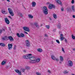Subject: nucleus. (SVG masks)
Listing matches in <instances>:
<instances>
[{"label":"nucleus","mask_w":75,"mask_h":75,"mask_svg":"<svg viewBox=\"0 0 75 75\" xmlns=\"http://www.w3.org/2000/svg\"><path fill=\"white\" fill-rule=\"evenodd\" d=\"M48 9L46 6H44L43 8L42 11L46 15L48 14Z\"/></svg>","instance_id":"1"},{"label":"nucleus","mask_w":75,"mask_h":75,"mask_svg":"<svg viewBox=\"0 0 75 75\" xmlns=\"http://www.w3.org/2000/svg\"><path fill=\"white\" fill-rule=\"evenodd\" d=\"M8 10L10 15L11 16H14V13H13V10H12V9L10 8H8Z\"/></svg>","instance_id":"2"},{"label":"nucleus","mask_w":75,"mask_h":75,"mask_svg":"<svg viewBox=\"0 0 75 75\" xmlns=\"http://www.w3.org/2000/svg\"><path fill=\"white\" fill-rule=\"evenodd\" d=\"M68 66L69 67H72L73 66V62L71 60L68 61Z\"/></svg>","instance_id":"3"},{"label":"nucleus","mask_w":75,"mask_h":75,"mask_svg":"<svg viewBox=\"0 0 75 75\" xmlns=\"http://www.w3.org/2000/svg\"><path fill=\"white\" fill-rule=\"evenodd\" d=\"M55 8V5L52 4H50L48 6V8H49V9H52V8Z\"/></svg>","instance_id":"4"},{"label":"nucleus","mask_w":75,"mask_h":75,"mask_svg":"<svg viewBox=\"0 0 75 75\" xmlns=\"http://www.w3.org/2000/svg\"><path fill=\"white\" fill-rule=\"evenodd\" d=\"M23 28L25 31H27L28 32H30V29L28 27H24Z\"/></svg>","instance_id":"5"},{"label":"nucleus","mask_w":75,"mask_h":75,"mask_svg":"<svg viewBox=\"0 0 75 75\" xmlns=\"http://www.w3.org/2000/svg\"><path fill=\"white\" fill-rule=\"evenodd\" d=\"M26 44V46L29 47H30V43L29 42V41L28 40H27L25 41Z\"/></svg>","instance_id":"6"},{"label":"nucleus","mask_w":75,"mask_h":75,"mask_svg":"<svg viewBox=\"0 0 75 75\" xmlns=\"http://www.w3.org/2000/svg\"><path fill=\"white\" fill-rule=\"evenodd\" d=\"M5 21L7 24H10V21H9V20L7 18H5Z\"/></svg>","instance_id":"7"},{"label":"nucleus","mask_w":75,"mask_h":75,"mask_svg":"<svg viewBox=\"0 0 75 75\" xmlns=\"http://www.w3.org/2000/svg\"><path fill=\"white\" fill-rule=\"evenodd\" d=\"M8 40H9L10 41H14V39L12 36H8Z\"/></svg>","instance_id":"8"},{"label":"nucleus","mask_w":75,"mask_h":75,"mask_svg":"<svg viewBox=\"0 0 75 75\" xmlns=\"http://www.w3.org/2000/svg\"><path fill=\"white\" fill-rule=\"evenodd\" d=\"M8 50H11L13 48V45L12 44H9L8 45Z\"/></svg>","instance_id":"9"},{"label":"nucleus","mask_w":75,"mask_h":75,"mask_svg":"<svg viewBox=\"0 0 75 75\" xmlns=\"http://www.w3.org/2000/svg\"><path fill=\"white\" fill-rule=\"evenodd\" d=\"M15 72H16L17 74H18V75H21V71H20V70L16 69L15 70Z\"/></svg>","instance_id":"10"},{"label":"nucleus","mask_w":75,"mask_h":75,"mask_svg":"<svg viewBox=\"0 0 75 75\" xmlns=\"http://www.w3.org/2000/svg\"><path fill=\"white\" fill-rule=\"evenodd\" d=\"M29 59H30L31 61H34L36 60V57H31L30 58H29Z\"/></svg>","instance_id":"11"},{"label":"nucleus","mask_w":75,"mask_h":75,"mask_svg":"<svg viewBox=\"0 0 75 75\" xmlns=\"http://www.w3.org/2000/svg\"><path fill=\"white\" fill-rule=\"evenodd\" d=\"M60 61H59V63L61 64H62V62L64 61V58H63V57H62V56H60Z\"/></svg>","instance_id":"12"},{"label":"nucleus","mask_w":75,"mask_h":75,"mask_svg":"<svg viewBox=\"0 0 75 75\" xmlns=\"http://www.w3.org/2000/svg\"><path fill=\"white\" fill-rule=\"evenodd\" d=\"M56 3H58V4H60V5H61V6H62V3L61 1L60 0H55Z\"/></svg>","instance_id":"13"},{"label":"nucleus","mask_w":75,"mask_h":75,"mask_svg":"<svg viewBox=\"0 0 75 75\" xmlns=\"http://www.w3.org/2000/svg\"><path fill=\"white\" fill-rule=\"evenodd\" d=\"M32 7H35L36 6V3L35 2L33 1L32 3Z\"/></svg>","instance_id":"14"},{"label":"nucleus","mask_w":75,"mask_h":75,"mask_svg":"<svg viewBox=\"0 0 75 75\" xmlns=\"http://www.w3.org/2000/svg\"><path fill=\"white\" fill-rule=\"evenodd\" d=\"M6 64V60H4L1 63L2 65H4V64Z\"/></svg>","instance_id":"15"},{"label":"nucleus","mask_w":75,"mask_h":75,"mask_svg":"<svg viewBox=\"0 0 75 75\" xmlns=\"http://www.w3.org/2000/svg\"><path fill=\"white\" fill-rule=\"evenodd\" d=\"M37 51L40 52H42V50L40 48L38 49H37Z\"/></svg>","instance_id":"16"},{"label":"nucleus","mask_w":75,"mask_h":75,"mask_svg":"<svg viewBox=\"0 0 75 75\" xmlns=\"http://www.w3.org/2000/svg\"><path fill=\"white\" fill-rule=\"evenodd\" d=\"M1 12L2 14H7V12H6V11H4V10H2L1 11Z\"/></svg>","instance_id":"17"},{"label":"nucleus","mask_w":75,"mask_h":75,"mask_svg":"<svg viewBox=\"0 0 75 75\" xmlns=\"http://www.w3.org/2000/svg\"><path fill=\"white\" fill-rule=\"evenodd\" d=\"M0 45L2 47H5V46H6V44H4L3 43H0Z\"/></svg>","instance_id":"18"},{"label":"nucleus","mask_w":75,"mask_h":75,"mask_svg":"<svg viewBox=\"0 0 75 75\" xmlns=\"http://www.w3.org/2000/svg\"><path fill=\"white\" fill-rule=\"evenodd\" d=\"M28 57L27 56V55L23 56V58L24 59H28Z\"/></svg>","instance_id":"19"},{"label":"nucleus","mask_w":75,"mask_h":75,"mask_svg":"<svg viewBox=\"0 0 75 75\" xmlns=\"http://www.w3.org/2000/svg\"><path fill=\"white\" fill-rule=\"evenodd\" d=\"M28 17L30 18H33V16L30 14H29L28 15Z\"/></svg>","instance_id":"20"},{"label":"nucleus","mask_w":75,"mask_h":75,"mask_svg":"<svg viewBox=\"0 0 75 75\" xmlns=\"http://www.w3.org/2000/svg\"><path fill=\"white\" fill-rule=\"evenodd\" d=\"M51 56L52 59H53V60H55V59L56 58H55V57L53 55H52Z\"/></svg>","instance_id":"21"},{"label":"nucleus","mask_w":75,"mask_h":75,"mask_svg":"<svg viewBox=\"0 0 75 75\" xmlns=\"http://www.w3.org/2000/svg\"><path fill=\"white\" fill-rule=\"evenodd\" d=\"M53 17L55 19H56L57 18V14H53Z\"/></svg>","instance_id":"22"},{"label":"nucleus","mask_w":75,"mask_h":75,"mask_svg":"<svg viewBox=\"0 0 75 75\" xmlns=\"http://www.w3.org/2000/svg\"><path fill=\"white\" fill-rule=\"evenodd\" d=\"M71 8L73 12H75V8L74 7V6H72Z\"/></svg>","instance_id":"23"},{"label":"nucleus","mask_w":75,"mask_h":75,"mask_svg":"<svg viewBox=\"0 0 75 75\" xmlns=\"http://www.w3.org/2000/svg\"><path fill=\"white\" fill-rule=\"evenodd\" d=\"M40 58H39L35 60V62H38L40 61Z\"/></svg>","instance_id":"24"},{"label":"nucleus","mask_w":75,"mask_h":75,"mask_svg":"<svg viewBox=\"0 0 75 75\" xmlns=\"http://www.w3.org/2000/svg\"><path fill=\"white\" fill-rule=\"evenodd\" d=\"M35 60H31L30 61V63H31L32 64H34V63H35Z\"/></svg>","instance_id":"25"},{"label":"nucleus","mask_w":75,"mask_h":75,"mask_svg":"<svg viewBox=\"0 0 75 75\" xmlns=\"http://www.w3.org/2000/svg\"><path fill=\"white\" fill-rule=\"evenodd\" d=\"M27 56L28 57V58H30V57L31 56V55H32V54H27Z\"/></svg>","instance_id":"26"},{"label":"nucleus","mask_w":75,"mask_h":75,"mask_svg":"<svg viewBox=\"0 0 75 75\" xmlns=\"http://www.w3.org/2000/svg\"><path fill=\"white\" fill-rule=\"evenodd\" d=\"M21 35V37H24L25 36V35H24V34L23 33H21L20 34Z\"/></svg>","instance_id":"27"},{"label":"nucleus","mask_w":75,"mask_h":75,"mask_svg":"<svg viewBox=\"0 0 75 75\" xmlns=\"http://www.w3.org/2000/svg\"><path fill=\"white\" fill-rule=\"evenodd\" d=\"M65 38L64 37H62L60 38L61 41H63Z\"/></svg>","instance_id":"28"},{"label":"nucleus","mask_w":75,"mask_h":75,"mask_svg":"<svg viewBox=\"0 0 75 75\" xmlns=\"http://www.w3.org/2000/svg\"><path fill=\"white\" fill-rule=\"evenodd\" d=\"M5 39L6 40H8V37H7V36H5L4 37Z\"/></svg>","instance_id":"29"},{"label":"nucleus","mask_w":75,"mask_h":75,"mask_svg":"<svg viewBox=\"0 0 75 75\" xmlns=\"http://www.w3.org/2000/svg\"><path fill=\"white\" fill-rule=\"evenodd\" d=\"M68 71H65L63 72V73L64 74H68Z\"/></svg>","instance_id":"30"},{"label":"nucleus","mask_w":75,"mask_h":75,"mask_svg":"<svg viewBox=\"0 0 75 75\" xmlns=\"http://www.w3.org/2000/svg\"><path fill=\"white\" fill-rule=\"evenodd\" d=\"M21 71H23V72H24L25 71V69H21Z\"/></svg>","instance_id":"31"},{"label":"nucleus","mask_w":75,"mask_h":75,"mask_svg":"<svg viewBox=\"0 0 75 75\" xmlns=\"http://www.w3.org/2000/svg\"><path fill=\"white\" fill-rule=\"evenodd\" d=\"M46 27L47 28H48V29H49V28H50V26L48 25H46Z\"/></svg>","instance_id":"32"},{"label":"nucleus","mask_w":75,"mask_h":75,"mask_svg":"<svg viewBox=\"0 0 75 75\" xmlns=\"http://www.w3.org/2000/svg\"><path fill=\"white\" fill-rule=\"evenodd\" d=\"M17 35L18 37L19 38L21 37V35H20V34H19V33H17Z\"/></svg>","instance_id":"33"},{"label":"nucleus","mask_w":75,"mask_h":75,"mask_svg":"<svg viewBox=\"0 0 75 75\" xmlns=\"http://www.w3.org/2000/svg\"><path fill=\"white\" fill-rule=\"evenodd\" d=\"M26 69H27V70H28L30 69V67H26Z\"/></svg>","instance_id":"34"},{"label":"nucleus","mask_w":75,"mask_h":75,"mask_svg":"<svg viewBox=\"0 0 75 75\" xmlns=\"http://www.w3.org/2000/svg\"><path fill=\"white\" fill-rule=\"evenodd\" d=\"M56 42L57 43H58V44H60V42H59V41L58 40H56Z\"/></svg>","instance_id":"35"},{"label":"nucleus","mask_w":75,"mask_h":75,"mask_svg":"<svg viewBox=\"0 0 75 75\" xmlns=\"http://www.w3.org/2000/svg\"><path fill=\"white\" fill-rule=\"evenodd\" d=\"M72 38H73V39H74V40H75V37L73 35H72Z\"/></svg>","instance_id":"36"},{"label":"nucleus","mask_w":75,"mask_h":75,"mask_svg":"<svg viewBox=\"0 0 75 75\" xmlns=\"http://www.w3.org/2000/svg\"><path fill=\"white\" fill-rule=\"evenodd\" d=\"M36 74L37 75H41V73L38 72H36Z\"/></svg>","instance_id":"37"},{"label":"nucleus","mask_w":75,"mask_h":75,"mask_svg":"<svg viewBox=\"0 0 75 75\" xmlns=\"http://www.w3.org/2000/svg\"><path fill=\"white\" fill-rule=\"evenodd\" d=\"M16 47H17V46H16V45H14V47L13 48V50H16Z\"/></svg>","instance_id":"38"},{"label":"nucleus","mask_w":75,"mask_h":75,"mask_svg":"<svg viewBox=\"0 0 75 75\" xmlns=\"http://www.w3.org/2000/svg\"><path fill=\"white\" fill-rule=\"evenodd\" d=\"M63 36H64V35H63V34H61L60 35V37L61 38V37H63Z\"/></svg>","instance_id":"39"},{"label":"nucleus","mask_w":75,"mask_h":75,"mask_svg":"<svg viewBox=\"0 0 75 75\" xmlns=\"http://www.w3.org/2000/svg\"><path fill=\"white\" fill-rule=\"evenodd\" d=\"M58 28H59V29H60L61 28V25H58Z\"/></svg>","instance_id":"40"},{"label":"nucleus","mask_w":75,"mask_h":75,"mask_svg":"<svg viewBox=\"0 0 75 75\" xmlns=\"http://www.w3.org/2000/svg\"><path fill=\"white\" fill-rule=\"evenodd\" d=\"M38 24V23H34V25L35 26H36Z\"/></svg>","instance_id":"41"},{"label":"nucleus","mask_w":75,"mask_h":75,"mask_svg":"<svg viewBox=\"0 0 75 75\" xmlns=\"http://www.w3.org/2000/svg\"><path fill=\"white\" fill-rule=\"evenodd\" d=\"M75 1H74V0H72V1H71V3L72 4H74V2Z\"/></svg>","instance_id":"42"},{"label":"nucleus","mask_w":75,"mask_h":75,"mask_svg":"<svg viewBox=\"0 0 75 75\" xmlns=\"http://www.w3.org/2000/svg\"><path fill=\"white\" fill-rule=\"evenodd\" d=\"M62 50L64 52H65V51L64 50V48H62Z\"/></svg>","instance_id":"43"},{"label":"nucleus","mask_w":75,"mask_h":75,"mask_svg":"<svg viewBox=\"0 0 75 75\" xmlns=\"http://www.w3.org/2000/svg\"><path fill=\"white\" fill-rule=\"evenodd\" d=\"M52 31L53 32H55L56 31V29H54Z\"/></svg>","instance_id":"44"},{"label":"nucleus","mask_w":75,"mask_h":75,"mask_svg":"<svg viewBox=\"0 0 75 75\" xmlns=\"http://www.w3.org/2000/svg\"><path fill=\"white\" fill-rule=\"evenodd\" d=\"M2 39L3 40V41H4V40H5V38L4 37V38H2Z\"/></svg>","instance_id":"45"},{"label":"nucleus","mask_w":75,"mask_h":75,"mask_svg":"<svg viewBox=\"0 0 75 75\" xmlns=\"http://www.w3.org/2000/svg\"><path fill=\"white\" fill-rule=\"evenodd\" d=\"M8 17L9 18H10L11 20H12V18L11 17V16H8Z\"/></svg>","instance_id":"46"},{"label":"nucleus","mask_w":75,"mask_h":75,"mask_svg":"<svg viewBox=\"0 0 75 75\" xmlns=\"http://www.w3.org/2000/svg\"><path fill=\"white\" fill-rule=\"evenodd\" d=\"M36 26V27H37L38 28H39V26L38 25V24Z\"/></svg>","instance_id":"47"},{"label":"nucleus","mask_w":75,"mask_h":75,"mask_svg":"<svg viewBox=\"0 0 75 75\" xmlns=\"http://www.w3.org/2000/svg\"><path fill=\"white\" fill-rule=\"evenodd\" d=\"M61 10L62 11H64V8H61Z\"/></svg>","instance_id":"48"},{"label":"nucleus","mask_w":75,"mask_h":75,"mask_svg":"<svg viewBox=\"0 0 75 75\" xmlns=\"http://www.w3.org/2000/svg\"><path fill=\"white\" fill-rule=\"evenodd\" d=\"M47 72H49V74H51V71H50V70H48L47 71Z\"/></svg>","instance_id":"49"},{"label":"nucleus","mask_w":75,"mask_h":75,"mask_svg":"<svg viewBox=\"0 0 75 75\" xmlns=\"http://www.w3.org/2000/svg\"><path fill=\"white\" fill-rule=\"evenodd\" d=\"M67 11H69V8H67Z\"/></svg>","instance_id":"50"},{"label":"nucleus","mask_w":75,"mask_h":75,"mask_svg":"<svg viewBox=\"0 0 75 75\" xmlns=\"http://www.w3.org/2000/svg\"><path fill=\"white\" fill-rule=\"evenodd\" d=\"M3 31V30H0V34L1 33V32Z\"/></svg>","instance_id":"51"},{"label":"nucleus","mask_w":75,"mask_h":75,"mask_svg":"<svg viewBox=\"0 0 75 75\" xmlns=\"http://www.w3.org/2000/svg\"><path fill=\"white\" fill-rule=\"evenodd\" d=\"M24 32L25 34H28V33H27V32L26 31H24Z\"/></svg>","instance_id":"52"},{"label":"nucleus","mask_w":75,"mask_h":75,"mask_svg":"<svg viewBox=\"0 0 75 75\" xmlns=\"http://www.w3.org/2000/svg\"><path fill=\"white\" fill-rule=\"evenodd\" d=\"M65 42L67 43V39H65Z\"/></svg>","instance_id":"53"},{"label":"nucleus","mask_w":75,"mask_h":75,"mask_svg":"<svg viewBox=\"0 0 75 75\" xmlns=\"http://www.w3.org/2000/svg\"><path fill=\"white\" fill-rule=\"evenodd\" d=\"M21 14V13H18V15L19 16H20Z\"/></svg>","instance_id":"54"},{"label":"nucleus","mask_w":75,"mask_h":75,"mask_svg":"<svg viewBox=\"0 0 75 75\" xmlns=\"http://www.w3.org/2000/svg\"><path fill=\"white\" fill-rule=\"evenodd\" d=\"M73 18H75V15H73Z\"/></svg>","instance_id":"55"},{"label":"nucleus","mask_w":75,"mask_h":75,"mask_svg":"<svg viewBox=\"0 0 75 75\" xmlns=\"http://www.w3.org/2000/svg\"><path fill=\"white\" fill-rule=\"evenodd\" d=\"M20 16L21 17H23V15H22V14L21 13L20 15Z\"/></svg>","instance_id":"56"},{"label":"nucleus","mask_w":75,"mask_h":75,"mask_svg":"<svg viewBox=\"0 0 75 75\" xmlns=\"http://www.w3.org/2000/svg\"><path fill=\"white\" fill-rule=\"evenodd\" d=\"M56 61H58V59H55Z\"/></svg>","instance_id":"57"},{"label":"nucleus","mask_w":75,"mask_h":75,"mask_svg":"<svg viewBox=\"0 0 75 75\" xmlns=\"http://www.w3.org/2000/svg\"><path fill=\"white\" fill-rule=\"evenodd\" d=\"M6 68H7V69H8V66H6Z\"/></svg>","instance_id":"58"},{"label":"nucleus","mask_w":75,"mask_h":75,"mask_svg":"<svg viewBox=\"0 0 75 75\" xmlns=\"http://www.w3.org/2000/svg\"><path fill=\"white\" fill-rule=\"evenodd\" d=\"M45 37L47 36V35H46V34H45Z\"/></svg>","instance_id":"59"},{"label":"nucleus","mask_w":75,"mask_h":75,"mask_svg":"<svg viewBox=\"0 0 75 75\" xmlns=\"http://www.w3.org/2000/svg\"><path fill=\"white\" fill-rule=\"evenodd\" d=\"M7 1H8V2H10V0H6Z\"/></svg>","instance_id":"60"},{"label":"nucleus","mask_w":75,"mask_h":75,"mask_svg":"<svg viewBox=\"0 0 75 75\" xmlns=\"http://www.w3.org/2000/svg\"><path fill=\"white\" fill-rule=\"evenodd\" d=\"M73 51H75V49L74 48L73 49Z\"/></svg>","instance_id":"61"},{"label":"nucleus","mask_w":75,"mask_h":75,"mask_svg":"<svg viewBox=\"0 0 75 75\" xmlns=\"http://www.w3.org/2000/svg\"><path fill=\"white\" fill-rule=\"evenodd\" d=\"M3 31H5V30L4 29H3Z\"/></svg>","instance_id":"62"},{"label":"nucleus","mask_w":75,"mask_h":75,"mask_svg":"<svg viewBox=\"0 0 75 75\" xmlns=\"http://www.w3.org/2000/svg\"><path fill=\"white\" fill-rule=\"evenodd\" d=\"M49 19L50 20H51V18H49Z\"/></svg>","instance_id":"63"},{"label":"nucleus","mask_w":75,"mask_h":75,"mask_svg":"<svg viewBox=\"0 0 75 75\" xmlns=\"http://www.w3.org/2000/svg\"><path fill=\"white\" fill-rule=\"evenodd\" d=\"M71 75H75V74H71Z\"/></svg>","instance_id":"64"}]
</instances>
